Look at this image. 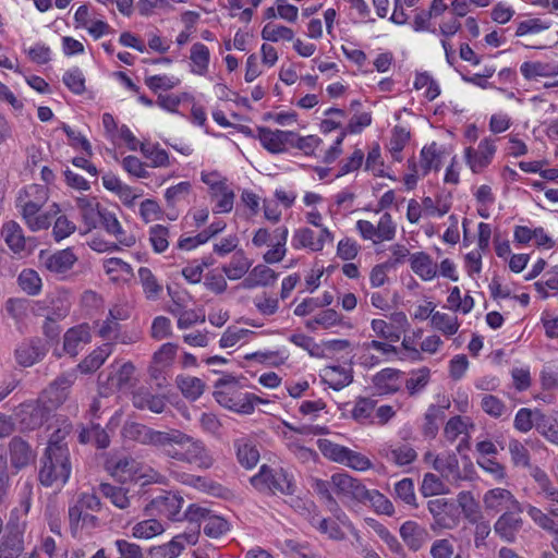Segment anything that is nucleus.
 I'll use <instances>...</instances> for the list:
<instances>
[{
    "label": "nucleus",
    "instance_id": "f257e3e1",
    "mask_svg": "<svg viewBox=\"0 0 558 558\" xmlns=\"http://www.w3.org/2000/svg\"><path fill=\"white\" fill-rule=\"evenodd\" d=\"M159 451L170 460L201 470H208L215 463L213 453L202 439L177 428L165 430Z\"/></svg>",
    "mask_w": 558,
    "mask_h": 558
},
{
    "label": "nucleus",
    "instance_id": "f03ea898",
    "mask_svg": "<svg viewBox=\"0 0 558 558\" xmlns=\"http://www.w3.org/2000/svg\"><path fill=\"white\" fill-rule=\"evenodd\" d=\"M40 462L38 478L41 485L62 487L68 482L72 470L70 451L45 450Z\"/></svg>",
    "mask_w": 558,
    "mask_h": 558
},
{
    "label": "nucleus",
    "instance_id": "7ed1b4c3",
    "mask_svg": "<svg viewBox=\"0 0 558 558\" xmlns=\"http://www.w3.org/2000/svg\"><path fill=\"white\" fill-rule=\"evenodd\" d=\"M216 401L238 413L250 414L254 411V402L258 397L244 391L234 379H219L214 392Z\"/></svg>",
    "mask_w": 558,
    "mask_h": 558
},
{
    "label": "nucleus",
    "instance_id": "20e7f679",
    "mask_svg": "<svg viewBox=\"0 0 558 558\" xmlns=\"http://www.w3.org/2000/svg\"><path fill=\"white\" fill-rule=\"evenodd\" d=\"M135 366L132 362L110 365L108 373L99 375V395L108 397L117 391H130L136 384Z\"/></svg>",
    "mask_w": 558,
    "mask_h": 558
},
{
    "label": "nucleus",
    "instance_id": "39448f33",
    "mask_svg": "<svg viewBox=\"0 0 558 558\" xmlns=\"http://www.w3.org/2000/svg\"><path fill=\"white\" fill-rule=\"evenodd\" d=\"M288 235L289 230L286 226L276 228L272 233L266 228H259L255 231L252 243L256 247H262L268 244L271 239H275L276 243L264 254L263 259L266 264H277L287 254Z\"/></svg>",
    "mask_w": 558,
    "mask_h": 558
},
{
    "label": "nucleus",
    "instance_id": "423d86ee",
    "mask_svg": "<svg viewBox=\"0 0 558 558\" xmlns=\"http://www.w3.org/2000/svg\"><path fill=\"white\" fill-rule=\"evenodd\" d=\"M14 420L21 432L40 428L52 416L48 408L37 398L21 403L14 411Z\"/></svg>",
    "mask_w": 558,
    "mask_h": 558
},
{
    "label": "nucleus",
    "instance_id": "0eeeda50",
    "mask_svg": "<svg viewBox=\"0 0 558 558\" xmlns=\"http://www.w3.org/2000/svg\"><path fill=\"white\" fill-rule=\"evenodd\" d=\"M252 485L260 492H271L272 494H292V482L288 473L279 468L272 469L266 464L262 465L259 472L251 478Z\"/></svg>",
    "mask_w": 558,
    "mask_h": 558
},
{
    "label": "nucleus",
    "instance_id": "6e6552de",
    "mask_svg": "<svg viewBox=\"0 0 558 558\" xmlns=\"http://www.w3.org/2000/svg\"><path fill=\"white\" fill-rule=\"evenodd\" d=\"M75 380L76 374L74 371L63 373L43 390L38 399L53 414V412L66 401Z\"/></svg>",
    "mask_w": 558,
    "mask_h": 558
},
{
    "label": "nucleus",
    "instance_id": "1a4fd4ad",
    "mask_svg": "<svg viewBox=\"0 0 558 558\" xmlns=\"http://www.w3.org/2000/svg\"><path fill=\"white\" fill-rule=\"evenodd\" d=\"M184 499L174 493L167 492L150 500L145 507L147 515L158 514L171 521H182Z\"/></svg>",
    "mask_w": 558,
    "mask_h": 558
},
{
    "label": "nucleus",
    "instance_id": "9d476101",
    "mask_svg": "<svg viewBox=\"0 0 558 558\" xmlns=\"http://www.w3.org/2000/svg\"><path fill=\"white\" fill-rule=\"evenodd\" d=\"M427 509L433 515L430 525L433 531L452 530L459 524V514L456 505L446 498H435L427 502Z\"/></svg>",
    "mask_w": 558,
    "mask_h": 558
},
{
    "label": "nucleus",
    "instance_id": "9b49d317",
    "mask_svg": "<svg viewBox=\"0 0 558 558\" xmlns=\"http://www.w3.org/2000/svg\"><path fill=\"white\" fill-rule=\"evenodd\" d=\"M330 484L333 493L343 500L365 501L367 488L356 478L347 473H336L331 475Z\"/></svg>",
    "mask_w": 558,
    "mask_h": 558
},
{
    "label": "nucleus",
    "instance_id": "f8f14e48",
    "mask_svg": "<svg viewBox=\"0 0 558 558\" xmlns=\"http://www.w3.org/2000/svg\"><path fill=\"white\" fill-rule=\"evenodd\" d=\"M1 235L9 248L16 255H29L35 247L34 239L26 238L21 226L13 220L2 226Z\"/></svg>",
    "mask_w": 558,
    "mask_h": 558
},
{
    "label": "nucleus",
    "instance_id": "ddd939ff",
    "mask_svg": "<svg viewBox=\"0 0 558 558\" xmlns=\"http://www.w3.org/2000/svg\"><path fill=\"white\" fill-rule=\"evenodd\" d=\"M483 504L487 511L507 512L510 510L522 511V506L514 495L506 488H492L483 496Z\"/></svg>",
    "mask_w": 558,
    "mask_h": 558
},
{
    "label": "nucleus",
    "instance_id": "4468645a",
    "mask_svg": "<svg viewBox=\"0 0 558 558\" xmlns=\"http://www.w3.org/2000/svg\"><path fill=\"white\" fill-rule=\"evenodd\" d=\"M24 527L8 522L5 532L0 538V558H20L24 551Z\"/></svg>",
    "mask_w": 558,
    "mask_h": 558
},
{
    "label": "nucleus",
    "instance_id": "2eb2a0df",
    "mask_svg": "<svg viewBox=\"0 0 558 558\" xmlns=\"http://www.w3.org/2000/svg\"><path fill=\"white\" fill-rule=\"evenodd\" d=\"M48 199L46 187L41 185H29L17 197L16 206L21 208L22 216L28 219L39 213Z\"/></svg>",
    "mask_w": 558,
    "mask_h": 558
},
{
    "label": "nucleus",
    "instance_id": "dca6fc26",
    "mask_svg": "<svg viewBox=\"0 0 558 558\" xmlns=\"http://www.w3.org/2000/svg\"><path fill=\"white\" fill-rule=\"evenodd\" d=\"M197 533H182L175 535L170 542L154 546L148 551L147 558H175L186 545H194L197 542Z\"/></svg>",
    "mask_w": 558,
    "mask_h": 558
},
{
    "label": "nucleus",
    "instance_id": "f3484780",
    "mask_svg": "<svg viewBox=\"0 0 558 558\" xmlns=\"http://www.w3.org/2000/svg\"><path fill=\"white\" fill-rule=\"evenodd\" d=\"M327 241H332V235L327 228H322L317 236L312 229L300 228L294 231L291 244L295 250L310 248L313 252H318L324 248Z\"/></svg>",
    "mask_w": 558,
    "mask_h": 558
},
{
    "label": "nucleus",
    "instance_id": "a211bd4d",
    "mask_svg": "<svg viewBox=\"0 0 558 558\" xmlns=\"http://www.w3.org/2000/svg\"><path fill=\"white\" fill-rule=\"evenodd\" d=\"M48 349L39 338L24 340L15 350L16 362L23 367H29L41 361Z\"/></svg>",
    "mask_w": 558,
    "mask_h": 558
},
{
    "label": "nucleus",
    "instance_id": "6ab92c4d",
    "mask_svg": "<svg viewBox=\"0 0 558 558\" xmlns=\"http://www.w3.org/2000/svg\"><path fill=\"white\" fill-rule=\"evenodd\" d=\"M495 153L494 141L484 138L480 142L477 149L472 147L465 149L466 163L474 173H478L492 162Z\"/></svg>",
    "mask_w": 558,
    "mask_h": 558
},
{
    "label": "nucleus",
    "instance_id": "aec40b11",
    "mask_svg": "<svg viewBox=\"0 0 558 558\" xmlns=\"http://www.w3.org/2000/svg\"><path fill=\"white\" fill-rule=\"evenodd\" d=\"M165 430H157L144 424L131 422L123 426V436L142 445L153 446L159 450Z\"/></svg>",
    "mask_w": 558,
    "mask_h": 558
},
{
    "label": "nucleus",
    "instance_id": "412c9836",
    "mask_svg": "<svg viewBox=\"0 0 558 558\" xmlns=\"http://www.w3.org/2000/svg\"><path fill=\"white\" fill-rule=\"evenodd\" d=\"M39 260L48 271L56 275H62L73 267L77 257L71 248H65L57 251L53 254L41 251L39 254Z\"/></svg>",
    "mask_w": 558,
    "mask_h": 558
},
{
    "label": "nucleus",
    "instance_id": "4be33fe9",
    "mask_svg": "<svg viewBox=\"0 0 558 558\" xmlns=\"http://www.w3.org/2000/svg\"><path fill=\"white\" fill-rule=\"evenodd\" d=\"M76 207L84 225L82 234H86L96 229L105 209L100 208L99 203L94 197H77Z\"/></svg>",
    "mask_w": 558,
    "mask_h": 558
},
{
    "label": "nucleus",
    "instance_id": "5701e85b",
    "mask_svg": "<svg viewBox=\"0 0 558 558\" xmlns=\"http://www.w3.org/2000/svg\"><path fill=\"white\" fill-rule=\"evenodd\" d=\"M295 137L292 131L270 130L268 128H258V138L265 149L271 154H280L286 150V146Z\"/></svg>",
    "mask_w": 558,
    "mask_h": 558
},
{
    "label": "nucleus",
    "instance_id": "b1692460",
    "mask_svg": "<svg viewBox=\"0 0 558 558\" xmlns=\"http://www.w3.org/2000/svg\"><path fill=\"white\" fill-rule=\"evenodd\" d=\"M522 511L504 512L494 524V530L504 541L513 543L522 529L523 520L518 515Z\"/></svg>",
    "mask_w": 558,
    "mask_h": 558
},
{
    "label": "nucleus",
    "instance_id": "393cba45",
    "mask_svg": "<svg viewBox=\"0 0 558 558\" xmlns=\"http://www.w3.org/2000/svg\"><path fill=\"white\" fill-rule=\"evenodd\" d=\"M400 536L410 550L417 551L427 543L429 535L423 525L405 521L400 527Z\"/></svg>",
    "mask_w": 558,
    "mask_h": 558
},
{
    "label": "nucleus",
    "instance_id": "a878e982",
    "mask_svg": "<svg viewBox=\"0 0 558 558\" xmlns=\"http://www.w3.org/2000/svg\"><path fill=\"white\" fill-rule=\"evenodd\" d=\"M92 339L89 327L86 324L70 328L63 337V349L71 356L78 354L80 349Z\"/></svg>",
    "mask_w": 558,
    "mask_h": 558
},
{
    "label": "nucleus",
    "instance_id": "bb28decb",
    "mask_svg": "<svg viewBox=\"0 0 558 558\" xmlns=\"http://www.w3.org/2000/svg\"><path fill=\"white\" fill-rule=\"evenodd\" d=\"M400 376L399 369L387 367L374 375L372 383L378 395H390L400 389Z\"/></svg>",
    "mask_w": 558,
    "mask_h": 558
},
{
    "label": "nucleus",
    "instance_id": "cd10ccee",
    "mask_svg": "<svg viewBox=\"0 0 558 558\" xmlns=\"http://www.w3.org/2000/svg\"><path fill=\"white\" fill-rule=\"evenodd\" d=\"M11 464L16 471L25 468L34 456L31 446L21 437H13L9 444Z\"/></svg>",
    "mask_w": 558,
    "mask_h": 558
},
{
    "label": "nucleus",
    "instance_id": "c85d7f7f",
    "mask_svg": "<svg viewBox=\"0 0 558 558\" xmlns=\"http://www.w3.org/2000/svg\"><path fill=\"white\" fill-rule=\"evenodd\" d=\"M133 405L140 410H149L154 413H162L167 407L166 400L161 396L153 395L147 389L141 388L133 392Z\"/></svg>",
    "mask_w": 558,
    "mask_h": 558
},
{
    "label": "nucleus",
    "instance_id": "c756f323",
    "mask_svg": "<svg viewBox=\"0 0 558 558\" xmlns=\"http://www.w3.org/2000/svg\"><path fill=\"white\" fill-rule=\"evenodd\" d=\"M411 269L422 280L428 281L436 277L437 275V264L434 263L432 257L424 253L417 252L411 255Z\"/></svg>",
    "mask_w": 558,
    "mask_h": 558
},
{
    "label": "nucleus",
    "instance_id": "7c9ffc66",
    "mask_svg": "<svg viewBox=\"0 0 558 558\" xmlns=\"http://www.w3.org/2000/svg\"><path fill=\"white\" fill-rule=\"evenodd\" d=\"M322 378L333 390H341L352 383L351 369L342 366H327L323 369Z\"/></svg>",
    "mask_w": 558,
    "mask_h": 558
},
{
    "label": "nucleus",
    "instance_id": "2f4dec72",
    "mask_svg": "<svg viewBox=\"0 0 558 558\" xmlns=\"http://www.w3.org/2000/svg\"><path fill=\"white\" fill-rule=\"evenodd\" d=\"M278 278V274L266 265L255 266L243 280L242 284L245 289L256 287H266L272 284Z\"/></svg>",
    "mask_w": 558,
    "mask_h": 558
},
{
    "label": "nucleus",
    "instance_id": "473e14b6",
    "mask_svg": "<svg viewBox=\"0 0 558 558\" xmlns=\"http://www.w3.org/2000/svg\"><path fill=\"white\" fill-rule=\"evenodd\" d=\"M433 468L446 480L458 481L461 478L459 461L454 453L440 454L434 458Z\"/></svg>",
    "mask_w": 558,
    "mask_h": 558
},
{
    "label": "nucleus",
    "instance_id": "72a5a7b5",
    "mask_svg": "<svg viewBox=\"0 0 558 558\" xmlns=\"http://www.w3.org/2000/svg\"><path fill=\"white\" fill-rule=\"evenodd\" d=\"M99 492L119 509H126L131 506L134 495H129V489L123 486H114L109 483H101Z\"/></svg>",
    "mask_w": 558,
    "mask_h": 558
},
{
    "label": "nucleus",
    "instance_id": "f704fd0d",
    "mask_svg": "<svg viewBox=\"0 0 558 558\" xmlns=\"http://www.w3.org/2000/svg\"><path fill=\"white\" fill-rule=\"evenodd\" d=\"M385 458L398 466L411 464L417 458L414 448L408 444L390 446L384 450Z\"/></svg>",
    "mask_w": 558,
    "mask_h": 558
},
{
    "label": "nucleus",
    "instance_id": "c9c22d12",
    "mask_svg": "<svg viewBox=\"0 0 558 558\" xmlns=\"http://www.w3.org/2000/svg\"><path fill=\"white\" fill-rule=\"evenodd\" d=\"M252 262L245 256L243 250H238L230 263L222 267V271L230 280L241 279L251 268Z\"/></svg>",
    "mask_w": 558,
    "mask_h": 558
},
{
    "label": "nucleus",
    "instance_id": "e433bc0d",
    "mask_svg": "<svg viewBox=\"0 0 558 558\" xmlns=\"http://www.w3.org/2000/svg\"><path fill=\"white\" fill-rule=\"evenodd\" d=\"M111 353L112 343L102 344L78 364L80 371L82 373H90L98 369Z\"/></svg>",
    "mask_w": 558,
    "mask_h": 558
},
{
    "label": "nucleus",
    "instance_id": "4c0bfd02",
    "mask_svg": "<svg viewBox=\"0 0 558 558\" xmlns=\"http://www.w3.org/2000/svg\"><path fill=\"white\" fill-rule=\"evenodd\" d=\"M175 383L182 395L190 400L198 399L205 389V384L201 378L190 375H179Z\"/></svg>",
    "mask_w": 558,
    "mask_h": 558
},
{
    "label": "nucleus",
    "instance_id": "58836bf2",
    "mask_svg": "<svg viewBox=\"0 0 558 558\" xmlns=\"http://www.w3.org/2000/svg\"><path fill=\"white\" fill-rule=\"evenodd\" d=\"M178 352V345L171 342L163 343L153 355L150 373L155 376L156 371H161L172 365Z\"/></svg>",
    "mask_w": 558,
    "mask_h": 558
},
{
    "label": "nucleus",
    "instance_id": "ea45409f",
    "mask_svg": "<svg viewBox=\"0 0 558 558\" xmlns=\"http://www.w3.org/2000/svg\"><path fill=\"white\" fill-rule=\"evenodd\" d=\"M520 71L526 80L537 76H555L558 75V63L524 62L521 64Z\"/></svg>",
    "mask_w": 558,
    "mask_h": 558
},
{
    "label": "nucleus",
    "instance_id": "a19ab883",
    "mask_svg": "<svg viewBox=\"0 0 558 558\" xmlns=\"http://www.w3.org/2000/svg\"><path fill=\"white\" fill-rule=\"evenodd\" d=\"M445 417V410L442 407L432 404L428 407L424 415V424L422 433L426 438L434 439L438 433V422Z\"/></svg>",
    "mask_w": 558,
    "mask_h": 558
},
{
    "label": "nucleus",
    "instance_id": "79ce46f5",
    "mask_svg": "<svg viewBox=\"0 0 558 558\" xmlns=\"http://www.w3.org/2000/svg\"><path fill=\"white\" fill-rule=\"evenodd\" d=\"M78 440L82 444H94L97 448L105 449L109 446L110 439L107 432L99 424H92L90 427L84 428Z\"/></svg>",
    "mask_w": 558,
    "mask_h": 558
},
{
    "label": "nucleus",
    "instance_id": "37998d69",
    "mask_svg": "<svg viewBox=\"0 0 558 558\" xmlns=\"http://www.w3.org/2000/svg\"><path fill=\"white\" fill-rule=\"evenodd\" d=\"M193 68L192 72L198 75H204L208 71L210 52L209 49L202 43H195L191 47V56Z\"/></svg>",
    "mask_w": 558,
    "mask_h": 558
},
{
    "label": "nucleus",
    "instance_id": "c03bdc74",
    "mask_svg": "<svg viewBox=\"0 0 558 558\" xmlns=\"http://www.w3.org/2000/svg\"><path fill=\"white\" fill-rule=\"evenodd\" d=\"M457 502L469 522H477L478 519H482L480 505L471 492H460L457 496Z\"/></svg>",
    "mask_w": 558,
    "mask_h": 558
},
{
    "label": "nucleus",
    "instance_id": "a18cd8bd",
    "mask_svg": "<svg viewBox=\"0 0 558 558\" xmlns=\"http://www.w3.org/2000/svg\"><path fill=\"white\" fill-rule=\"evenodd\" d=\"M441 155L437 149V144L432 143L429 146L423 147L421 150V175L425 177L430 170H439Z\"/></svg>",
    "mask_w": 558,
    "mask_h": 558
},
{
    "label": "nucleus",
    "instance_id": "49530a36",
    "mask_svg": "<svg viewBox=\"0 0 558 558\" xmlns=\"http://www.w3.org/2000/svg\"><path fill=\"white\" fill-rule=\"evenodd\" d=\"M138 278L146 298L148 300L158 299L162 291V286L158 282L151 270L147 267H141L138 269Z\"/></svg>",
    "mask_w": 558,
    "mask_h": 558
},
{
    "label": "nucleus",
    "instance_id": "de8ad7c7",
    "mask_svg": "<svg viewBox=\"0 0 558 558\" xmlns=\"http://www.w3.org/2000/svg\"><path fill=\"white\" fill-rule=\"evenodd\" d=\"M236 457L241 465L246 469L254 468L259 460V452L255 446L244 440L234 442Z\"/></svg>",
    "mask_w": 558,
    "mask_h": 558
},
{
    "label": "nucleus",
    "instance_id": "09e8293b",
    "mask_svg": "<svg viewBox=\"0 0 558 558\" xmlns=\"http://www.w3.org/2000/svg\"><path fill=\"white\" fill-rule=\"evenodd\" d=\"M286 555H294L295 558H325L318 551L312 549L308 543H300L295 539H286L281 546Z\"/></svg>",
    "mask_w": 558,
    "mask_h": 558
},
{
    "label": "nucleus",
    "instance_id": "8fccbe9b",
    "mask_svg": "<svg viewBox=\"0 0 558 558\" xmlns=\"http://www.w3.org/2000/svg\"><path fill=\"white\" fill-rule=\"evenodd\" d=\"M430 325L434 329L442 332L446 336L454 335L460 327L457 317L441 312H435L432 315Z\"/></svg>",
    "mask_w": 558,
    "mask_h": 558
},
{
    "label": "nucleus",
    "instance_id": "3c124183",
    "mask_svg": "<svg viewBox=\"0 0 558 558\" xmlns=\"http://www.w3.org/2000/svg\"><path fill=\"white\" fill-rule=\"evenodd\" d=\"M71 432L72 424L65 418L62 420L60 426L50 435L48 446L45 450L51 451V449H53L57 451V449H59L69 451L65 439L70 436Z\"/></svg>",
    "mask_w": 558,
    "mask_h": 558
},
{
    "label": "nucleus",
    "instance_id": "603ef678",
    "mask_svg": "<svg viewBox=\"0 0 558 558\" xmlns=\"http://www.w3.org/2000/svg\"><path fill=\"white\" fill-rule=\"evenodd\" d=\"M535 428L546 440L558 446V423L555 418L537 413Z\"/></svg>",
    "mask_w": 558,
    "mask_h": 558
},
{
    "label": "nucleus",
    "instance_id": "864d4df0",
    "mask_svg": "<svg viewBox=\"0 0 558 558\" xmlns=\"http://www.w3.org/2000/svg\"><path fill=\"white\" fill-rule=\"evenodd\" d=\"M410 140V132L403 126H395L389 141V151L396 161H401V151Z\"/></svg>",
    "mask_w": 558,
    "mask_h": 558
},
{
    "label": "nucleus",
    "instance_id": "5fc2aeb1",
    "mask_svg": "<svg viewBox=\"0 0 558 558\" xmlns=\"http://www.w3.org/2000/svg\"><path fill=\"white\" fill-rule=\"evenodd\" d=\"M317 445L325 458L340 464H343L345 461L344 459L349 448L335 444L329 439H318Z\"/></svg>",
    "mask_w": 558,
    "mask_h": 558
},
{
    "label": "nucleus",
    "instance_id": "6e6d98bb",
    "mask_svg": "<svg viewBox=\"0 0 558 558\" xmlns=\"http://www.w3.org/2000/svg\"><path fill=\"white\" fill-rule=\"evenodd\" d=\"M262 38L272 43L281 39L291 41L294 38V32L287 26L268 23L262 29Z\"/></svg>",
    "mask_w": 558,
    "mask_h": 558
},
{
    "label": "nucleus",
    "instance_id": "4d7b16f0",
    "mask_svg": "<svg viewBox=\"0 0 558 558\" xmlns=\"http://www.w3.org/2000/svg\"><path fill=\"white\" fill-rule=\"evenodd\" d=\"M286 446L302 463L315 461L317 458V453L313 449L303 446L294 436H286Z\"/></svg>",
    "mask_w": 558,
    "mask_h": 558
},
{
    "label": "nucleus",
    "instance_id": "13d9d810",
    "mask_svg": "<svg viewBox=\"0 0 558 558\" xmlns=\"http://www.w3.org/2000/svg\"><path fill=\"white\" fill-rule=\"evenodd\" d=\"M20 288L28 295H36L41 290V279L39 275L33 269H24L19 278Z\"/></svg>",
    "mask_w": 558,
    "mask_h": 558
},
{
    "label": "nucleus",
    "instance_id": "bf43d9fd",
    "mask_svg": "<svg viewBox=\"0 0 558 558\" xmlns=\"http://www.w3.org/2000/svg\"><path fill=\"white\" fill-rule=\"evenodd\" d=\"M163 525L156 519H147L136 523L133 527V535L137 538H150L161 534Z\"/></svg>",
    "mask_w": 558,
    "mask_h": 558
},
{
    "label": "nucleus",
    "instance_id": "052dcab7",
    "mask_svg": "<svg viewBox=\"0 0 558 558\" xmlns=\"http://www.w3.org/2000/svg\"><path fill=\"white\" fill-rule=\"evenodd\" d=\"M312 487L314 492L326 501V505L331 512H340V507L331 494L333 489L330 481L315 480Z\"/></svg>",
    "mask_w": 558,
    "mask_h": 558
},
{
    "label": "nucleus",
    "instance_id": "680f3d73",
    "mask_svg": "<svg viewBox=\"0 0 558 558\" xmlns=\"http://www.w3.org/2000/svg\"><path fill=\"white\" fill-rule=\"evenodd\" d=\"M56 220L52 227V235L57 242L64 240L76 231V225L68 218L66 215L54 216Z\"/></svg>",
    "mask_w": 558,
    "mask_h": 558
},
{
    "label": "nucleus",
    "instance_id": "e2e57ef3",
    "mask_svg": "<svg viewBox=\"0 0 558 558\" xmlns=\"http://www.w3.org/2000/svg\"><path fill=\"white\" fill-rule=\"evenodd\" d=\"M60 214V208L57 204H53L48 213H38L37 215L25 219L27 227L36 232L39 230L48 229L51 225V218Z\"/></svg>",
    "mask_w": 558,
    "mask_h": 558
},
{
    "label": "nucleus",
    "instance_id": "0e129e2a",
    "mask_svg": "<svg viewBox=\"0 0 558 558\" xmlns=\"http://www.w3.org/2000/svg\"><path fill=\"white\" fill-rule=\"evenodd\" d=\"M468 418H463L460 415L451 417L444 428V436L446 437V439L452 442L460 435H468Z\"/></svg>",
    "mask_w": 558,
    "mask_h": 558
},
{
    "label": "nucleus",
    "instance_id": "69168bd1",
    "mask_svg": "<svg viewBox=\"0 0 558 558\" xmlns=\"http://www.w3.org/2000/svg\"><path fill=\"white\" fill-rule=\"evenodd\" d=\"M421 492L424 496H436L447 494L448 489L439 476L434 473H426L423 477Z\"/></svg>",
    "mask_w": 558,
    "mask_h": 558
},
{
    "label": "nucleus",
    "instance_id": "338daca9",
    "mask_svg": "<svg viewBox=\"0 0 558 558\" xmlns=\"http://www.w3.org/2000/svg\"><path fill=\"white\" fill-rule=\"evenodd\" d=\"M376 228V243H380L384 241H391L396 235V225L392 221V217L390 214L385 213Z\"/></svg>",
    "mask_w": 558,
    "mask_h": 558
},
{
    "label": "nucleus",
    "instance_id": "774afa93",
    "mask_svg": "<svg viewBox=\"0 0 558 558\" xmlns=\"http://www.w3.org/2000/svg\"><path fill=\"white\" fill-rule=\"evenodd\" d=\"M481 408L486 414L496 418L507 413V407L504 401L493 395L482 396Z\"/></svg>",
    "mask_w": 558,
    "mask_h": 558
}]
</instances>
